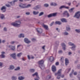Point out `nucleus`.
<instances>
[{
    "mask_svg": "<svg viewBox=\"0 0 80 80\" xmlns=\"http://www.w3.org/2000/svg\"><path fill=\"white\" fill-rule=\"evenodd\" d=\"M22 22L20 21H17L15 22H12L11 23V25L16 27H21V24Z\"/></svg>",
    "mask_w": 80,
    "mask_h": 80,
    "instance_id": "obj_1",
    "label": "nucleus"
},
{
    "mask_svg": "<svg viewBox=\"0 0 80 80\" xmlns=\"http://www.w3.org/2000/svg\"><path fill=\"white\" fill-rule=\"evenodd\" d=\"M57 14V12L51 13L48 15V18H50V17H56Z\"/></svg>",
    "mask_w": 80,
    "mask_h": 80,
    "instance_id": "obj_2",
    "label": "nucleus"
},
{
    "mask_svg": "<svg viewBox=\"0 0 80 80\" xmlns=\"http://www.w3.org/2000/svg\"><path fill=\"white\" fill-rule=\"evenodd\" d=\"M79 13H80V11L77 12L75 15L74 16V17H76L77 18H79V17H80V14Z\"/></svg>",
    "mask_w": 80,
    "mask_h": 80,
    "instance_id": "obj_3",
    "label": "nucleus"
},
{
    "mask_svg": "<svg viewBox=\"0 0 80 80\" xmlns=\"http://www.w3.org/2000/svg\"><path fill=\"white\" fill-rule=\"evenodd\" d=\"M18 1V0H14L11 2H9V3L10 4L11 6H14L15 5V3L17 2Z\"/></svg>",
    "mask_w": 80,
    "mask_h": 80,
    "instance_id": "obj_4",
    "label": "nucleus"
},
{
    "mask_svg": "<svg viewBox=\"0 0 80 80\" xmlns=\"http://www.w3.org/2000/svg\"><path fill=\"white\" fill-rule=\"evenodd\" d=\"M24 40V42L26 43H27V44H29V43H31V41L27 38H25Z\"/></svg>",
    "mask_w": 80,
    "mask_h": 80,
    "instance_id": "obj_5",
    "label": "nucleus"
},
{
    "mask_svg": "<svg viewBox=\"0 0 80 80\" xmlns=\"http://www.w3.org/2000/svg\"><path fill=\"white\" fill-rule=\"evenodd\" d=\"M10 56L12 57L14 60H17V58L16 57V53H13L10 55Z\"/></svg>",
    "mask_w": 80,
    "mask_h": 80,
    "instance_id": "obj_6",
    "label": "nucleus"
},
{
    "mask_svg": "<svg viewBox=\"0 0 80 80\" xmlns=\"http://www.w3.org/2000/svg\"><path fill=\"white\" fill-rule=\"evenodd\" d=\"M2 54L0 55V57H1V58H5V52H1Z\"/></svg>",
    "mask_w": 80,
    "mask_h": 80,
    "instance_id": "obj_7",
    "label": "nucleus"
},
{
    "mask_svg": "<svg viewBox=\"0 0 80 80\" xmlns=\"http://www.w3.org/2000/svg\"><path fill=\"white\" fill-rule=\"evenodd\" d=\"M6 9H7L6 7L5 6H3L1 8V10L3 12H5L7 10Z\"/></svg>",
    "mask_w": 80,
    "mask_h": 80,
    "instance_id": "obj_8",
    "label": "nucleus"
},
{
    "mask_svg": "<svg viewBox=\"0 0 80 80\" xmlns=\"http://www.w3.org/2000/svg\"><path fill=\"white\" fill-rule=\"evenodd\" d=\"M8 47L12 51H14L15 49V46H11L10 45H9L8 46Z\"/></svg>",
    "mask_w": 80,
    "mask_h": 80,
    "instance_id": "obj_9",
    "label": "nucleus"
},
{
    "mask_svg": "<svg viewBox=\"0 0 80 80\" xmlns=\"http://www.w3.org/2000/svg\"><path fill=\"white\" fill-rule=\"evenodd\" d=\"M32 77H35V76H36V77L38 78V79H40V78L39 77V76H38V72H36L32 74Z\"/></svg>",
    "mask_w": 80,
    "mask_h": 80,
    "instance_id": "obj_10",
    "label": "nucleus"
},
{
    "mask_svg": "<svg viewBox=\"0 0 80 80\" xmlns=\"http://www.w3.org/2000/svg\"><path fill=\"white\" fill-rule=\"evenodd\" d=\"M66 8V9H68L69 8V7H66V6L65 5H62L59 8V9H62V8Z\"/></svg>",
    "mask_w": 80,
    "mask_h": 80,
    "instance_id": "obj_11",
    "label": "nucleus"
},
{
    "mask_svg": "<svg viewBox=\"0 0 80 80\" xmlns=\"http://www.w3.org/2000/svg\"><path fill=\"white\" fill-rule=\"evenodd\" d=\"M42 27H44V28H45L46 30H48V26L44 24V23H43L42 24Z\"/></svg>",
    "mask_w": 80,
    "mask_h": 80,
    "instance_id": "obj_12",
    "label": "nucleus"
},
{
    "mask_svg": "<svg viewBox=\"0 0 80 80\" xmlns=\"http://www.w3.org/2000/svg\"><path fill=\"white\" fill-rule=\"evenodd\" d=\"M36 30L39 33H42V29L41 28H38Z\"/></svg>",
    "mask_w": 80,
    "mask_h": 80,
    "instance_id": "obj_13",
    "label": "nucleus"
},
{
    "mask_svg": "<svg viewBox=\"0 0 80 80\" xmlns=\"http://www.w3.org/2000/svg\"><path fill=\"white\" fill-rule=\"evenodd\" d=\"M71 30V28H70V27L69 25H67L66 26V30H67V31L69 32V31H70Z\"/></svg>",
    "mask_w": 80,
    "mask_h": 80,
    "instance_id": "obj_14",
    "label": "nucleus"
},
{
    "mask_svg": "<svg viewBox=\"0 0 80 80\" xmlns=\"http://www.w3.org/2000/svg\"><path fill=\"white\" fill-rule=\"evenodd\" d=\"M52 70L53 72H56V71L57 70H56V67L54 66H52Z\"/></svg>",
    "mask_w": 80,
    "mask_h": 80,
    "instance_id": "obj_15",
    "label": "nucleus"
},
{
    "mask_svg": "<svg viewBox=\"0 0 80 80\" xmlns=\"http://www.w3.org/2000/svg\"><path fill=\"white\" fill-rule=\"evenodd\" d=\"M0 18H1L2 20L5 19V15H4L3 14L0 13Z\"/></svg>",
    "mask_w": 80,
    "mask_h": 80,
    "instance_id": "obj_16",
    "label": "nucleus"
},
{
    "mask_svg": "<svg viewBox=\"0 0 80 80\" xmlns=\"http://www.w3.org/2000/svg\"><path fill=\"white\" fill-rule=\"evenodd\" d=\"M61 75L62 74H58L55 73V76H57V79H60V77Z\"/></svg>",
    "mask_w": 80,
    "mask_h": 80,
    "instance_id": "obj_17",
    "label": "nucleus"
},
{
    "mask_svg": "<svg viewBox=\"0 0 80 80\" xmlns=\"http://www.w3.org/2000/svg\"><path fill=\"white\" fill-rule=\"evenodd\" d=\"M62 69H60L58 70L57 73H55V74L62 75Z\"/></svg>",
    "mask_w": 80,
    "mask_h": 80,
    "instance_id": "obj_18",
    "label": "nucleus"
},
{
    "mask_svg": "<svg viewBox=\"0 0 80 80\" xmlns=\"http://www.w3.org/2000/svg\"><path fill=\"white\" fill-rule=\"evenodd\" d=\"M61 21L62 22H67V19L64 18H62V19H61Z\"/></svg>",
    "mask_w": 80,
    "mask_h": 80,
    "instance_id": "obj_19",
    "label": "nucleus"
},
{
    "mask_svg": "<svg viewBox=\"0 0 80 80\" xmlns=\"http://www.w3.org/2000/svg\"><path fill=\"white\" fill-rule=\"evenodd\" d=\"M75 48H76V45H73L72 47L71 48L72 49V50L73 51H75Z\"/></svg>",
    "mask_w": 80,
    "mask_h": 80,
    "instance_id": "obj_20",
    "label": "nucleus"
},
{
    "mask_svg": "<svg viewBox=\"0 0 80 80\" xmlns=\"http://www.w3.org/2000/svg\"><path fill=\"white\" fill-rule=\"evenodd\" d=\"M18 37L19 38H21V37L24 38L25 37V35L23 34H21L18 35Z\"/></svg>",
    "mask_w": 80,
    "mask_h": 80,
    "instance_id": "obj_21",
    "label": "nucleus"
},
{
    "mask_svg": "<svg viewBox=\"0 0 80 80\" xmlns=\"http://www.w3.org/2000/svg\"><path fill=\"white\" fill-rule=\"evenodd\" d=\"M51 6H57V4L55 2H51L50 3Z\"/></svg>",
    "mask_w": 80,
    "mask_h": 80,
    "instance_id": "obj_22",
    "label": "nucleus"
},
{
    "mask_svg": "<svg viewBox=\"0 0 80 80\" xmlns=\"http://www.w3.org/2000/svg\"><path fill=\"white\" fill-rule=\"evenodd\" d=\"M22 55V52H20L17 54V57L18 58H20V57Z\"/></svg>",
    "mask_w": 80,
    "mask_h": 80,
    "instance_id": "obj_23",
    "label": "nucleus"
},
{
    "mask_svg": "<svg viewBox=\"0 0 80 80\" xmlns=\"http://www.w3.org/2000/svg\"><path fill=\"white\" fill-rule=\"evenodd\" d=\"M43 60H41L38 62V64H39V65H43Z\"/></svg>",
    "mask_w": 80,
    "mask_h": 80,
    "instance_id": "obj_24",
    "label": "nucleus"
},
{
    "mask_svg": "<svg viewBox=\"0 0 80 80\" xmlns=\"http://www.w3.org/2000/svg\"><path fill=\"white\" fill-rule=\"evenodd\" d=\"M18 80H23L25 79V78L22 76L19 77L18 78Z\"/></svg>",
    "mask_w": 80,
    "mask_h": 80,
    "instance_id": "obj_25",
    "label": "nucleus"
},
{
    "mask_svg": "<svg viewBox=\"0 0 80 80\" xmlns=\"http://www.w3.org/2000/svg\"><path fill=\"white\" fill-rule=\"evenodd\" d=\"M39 66L41 69H44L45 68V66L43 64L39 65Z\"/></svg>",
    "mask_w": 80,
    "mask_h": 80,
    "instance_id": "obj_26",
    "label": "nucleus"
},
{
    "mask_svg": "<svg viewBox=\"0 0 80 80\" xmlns=\"http://www.w3.org/2000/svg\"><path fill=\"white\" fill-rule=\"evenodd\" d=\"M33 13L34 15H38V14L39 13V12H36L35 11H34L33 12Z\"/></svg>",
    "mask_w": 80,
    "mask_h": 80,
    "instance_id": "obj_27",
    "label": "nucleus"
},
{
    "mask_svg": "<svg viewBox=\"0 0 80 80\" xmlns=\"http://www.w3.org/2000/svg\"><path fill=\"white\" fill-rule=\"evenodd\" d=\"M19 6L20 7H21V8H26V6H24V5L21 4L20 5H19Z\"/></svg>",
    "mask_w": 80,
    "mask_h": 80,
    "instance_id": "obj_28",
    "label": "nucleus"
},
{
    "mask_svg": "<svg viewBox=\"0 0 80 80\" xmlns=\"http://www.w3.org/2000/svg\"><path fill=\"white\" fill-rule=\"evenodd\" d=\"M49 60L50 61V62H53L54 60V58L53 57L51 56L49 58Z\"/></svg>",
    "mask_w": 80,
    "mask_h": 80,
    "instance_id": "obj_29",
    "label": "nucleus"
},
{
    "mask_svg": "<svg viewBox=\"0 0 80 80\" xmlns=\"http://www.w3.org/2000/svg\"><path fill=\"white\" fill-rule=\"evenodd\" d=\"M44 15V12H41L38 15L39 17H41V16H42V15Z\"/></svg>",
    "mask_w": 80,
    "mask_h": 80,
    "instance_id": "obj_30",
    "label": "nucleus"
},
{
    "mask_svg": "<svg viewBox=\"0 0 80 80\" xmlns=\"http://www.w3.org/2000/svg\"><path fill=\"white\" fill-rule=\"evenodd\" d=\"M56 24H57L58 25H61L62 24V22L60 21H56L55 22Z\"/></svg>",
    "mask_w": 80,
    "mask_h": 80,
    "instance_id": "obj_31",
    "label": "nucleus"
},
{
    "mask_svg": "<svg viewBox=\"0 0 80 80\" xmlns=\"http://www.w3.org/2000/svg\"><path fill=\"white\" fill-rule=\"evenodd\" d=\"M68 64V60L67 58L65 59V64L66 65H67Z\"/></svg>",
    "mask_w": 80,
    "mask_h": 80,
    "instance_id": "obj_32",
    "label": "nucleus"
},
{
    "mask_svg": "<svg viewBox=\"0 0 80 80\" xmlns=\"http://www.w3.org/2000/svg\"><path fill=\"white\" fill-rule=\"evenodd\" d=\"M59 45V41H57L56 42L55 44V46L56 47H57Z\"/></svg>",
    "mask_w": 80,
    "mask_h": 80,
    "instance_id": "obj_33",
    "label": "nucleus"
},
{
    "mask_svg": "<svg viewBox=\"0 0 80 80\" xmlns=\"http://www.w3.org/2000/svg\"><path fill=\"white\" fill-rule=\"evenodd\" d=\"M16 71H17L18 70H20V67H17V68L14 69Z\"/></svg>",
    "mask_w": 80,
    "mask_h": 80,
    "instance_id": "obj_34",
    "label": "nucleus"
},
{
    "mask_svg": "<svg viewBox=\"0 0 80 80\" xmlns=\"http://www.w3.org/2000/svg\"><path fill=\"white\" fill-rule=\"evenodd\" d=\"M17 79V78L16 77L12 76V80H16Z\"/></svg>",
    "mask_w": 80,
    "mask_h": 80,
    "instance_id": "obj_35",
    "label": "nucleus"
},
{
    "mask_svg": "<svg viewBox=\"0 0 80 80\" xmlns=\"http://www.w3.org/2000/svg\"><path fill=\"white\" fill-rule=\"evenodd\" d=\"M14 68H15V67H14V66H10V70H13Z\"/></svg>",
    "mask_w": 80,
    "mask_h": 80,
    "instance_id": "obj_36",
    "label": "nucleus"
},
{
    "mask_svg": "<svg viewBox=\"0 0 80 80\" xmlns=\"http://www.w3.org/2000/svg\"><path fill=\"white\" fill-rule=\"evenodd\" d=\"M30 71L31 73H34L35 72V69H30Z\"/></svg>",
    "mask_w": 80,
    "mask_h": 80,
    "instance_id": "obj_37",
    "label": "nucleus"
},
{
    "mask_svg": "<svg viewBox=\"0 0 80 80\" xmlns=\"http://www.w3.org/2000/svg\"><path fill=\"white\" fill-rule=\"evenodd\" d=\"M68 13V12L67 11H65L63 13V14L65 16Z\"/></svg>",
    "mask_w": 80,
    "mask_h": 80,
    "instance_id": "obj_38",
    "label": "nucleus"
},
{
    "mask_svg": "<svg viewBox=\"0 0 80 80\" xmlns=\"http://www.w3.org/2000/svg\"><path fill=\"white\" fill-rule=\"evenodd\" d=\"M74 9V8H71L70 10H69V12L70 13H72V12H73V10Z\"/></svg>",
    "mask_w": 80,
    "mask_h": 80,
    "instance_id": "obj_39",
    "label": "nucleus"
},
{
    "mask_svg": "<svg viewBox=\"0 0 80 80\" xmlns=\"http://www.w3.org/2000/svg\"><path fill=\"white\" fill-rule=\"evenodd\" d=\"M44 6L45 7H48L49 6V5L48 4L45 3L44 4Z\"/></svg>",
    "mask_w": 80,
    "mask_h": 80,
    "instance_id": "obj_40",
    "label": "nucleus"
},
{
    "mask_svg": "<svg viewBox=\"0 0 80 80\" xmlns=\"http://www.w3.org/2000/svg\"><path fill=\"white\" fill-rule=\"evenodd\" d=\"M5 6L6 7H8V8H10L11 7V5L9 4H6Z\"/></svg>",
    "mask_w": 80,
    "mask_h": 80,
    "instance_id": "obj_41",
    "label": "nucleus"
},
{
    "mask_svg": "<svg viewBox=\"0 0 80 80\" xmlns=\"http://www.w3.org/2000/svg\"><path fill=\"white\" fill-rule=\"evenodd\" d=\"M64 59H63V57H62L61 58V61L62 63H63V61Z\"/></svg>",
    "mask_w": 80,
    "mask_h": 80,
    "instance_id": "obj_42",
    "label": "nucleus"
},
{
    "mask_svg": "<svg viewBox=\"0 0 80 80\" xmlns=\"http://www.w3.org/2000/svg\"><path fill=\"white\" fill-rule=\"evenodd\" d=\"M68 44L69 45H70L71 46H73L75 45L74 43H72V42H69L68 43Z\"/></svg>",
    "mask_w": 80,
    "mask_h": 80,
    "instance_id": "obj_43",
    "label": "nucleus"
},
{
    "mask_svg": "<svg viewBox=\"0 0 80 80\" xmlns=\"http://www.w3.org/2000/svg\"><path fill=\"white\" fill-rule=\"evenodd\" d=\"M75 31L76 32H77V33H80V29H76L75 30Z\"/></svg>",
    "mask_w": 80,
    "mask_h": 80,
    "instance_id": "obj_44",
    "label": "nucleus"
},
{
    "mask_svg": "<svg viewBox=\"0 0 80 80\" xmlns=\"http://www.w3.org/2000/svg\"><path fill=\"white\" fill-rule=\"evenodd\" d=\"M47 78H48V80H49V79H50V78H51L52 77H51V76L50 75H49L47 77Z\"/></svg>",
    "mask_w": 80,
    "mask_h": 80,
    "instance_id": "obj_45",
    "label": "nucleus"
},
{
    "mask_svg": "<svg viewBox=\"0 0 80 80\" xmlns=\"http://www.w3.org/2000/svg\"><path fill=\"white\" fill-rule=\"evenodd\" d=\"M36 7H37V8H38V9H39V8H41V6L40 5H38L36 6Z\"/></svg>",
    "mask_w": 80,
    "mask_h": 80,
    "instance_id": "obj_46",
    "label": "nucleus"
},
{
    "mask_svg": "<svg viewBox=\"0 0 80 80\" xmlns=\"http://www.w3.org/2000/svg\"><path fill=\"white\" fill-rule=\"evenodd\" d=\"M64 35H68V33L67 32H65L64 33Z\"/></svg>",
    "mask_w": 80,
    "mask_h": 80,
    "instance_id": "obj_47",
    "label": "nucleus"
},
{
    "mask_svg": "<svg viewBox=\"0 0 80 80\" xmlns=\"http://www.w3.org/2000/svg\"><path fill=\"white\" fill-rule=\"evenodd\" d=\"M3 30L4 32H7V28L6 27H4L3 28Z\"/></svg>",
    "mask_w": 80,
    "mask_h": 80,
    "instance_id": "obj_48",
    "label": "nucleus"
},
{
    "mask_svg": "<svg viewBox=\"0 0 80 80\" xmlns=\"http://www.w3.org/2000/svg\"><path fill=\"white\" fill-rule=\"evenodd\" d=\"M33 9H34V10H38L37 6H35L34 8H33Z\"/></svg>",
    "mask_w": 80,
    "mask_h": 80,
    "instance_id": "obj_49",
    "label": "nucleus"
},
{
    "mask_svg": "<svg viewBox=\"0 0 80 80\" xmlns=\"http://www.w3.org/2000/svg\"><path fill=\"white\" fill-rule=\"evenodd\" d=\"M61 45L62 46V47H66V45L65 44V43H62L61 44Z\"/></svg>",
    "mask_w": 80,
    "mask_h": 80,
    "instance_id": "obj_50",
    "label": "nucleus"
},
{
    "mask_svg": "<svg viewBox=\"0 0 80 80\" xmlns=\"http://www.w3.org/2000/svg\"><path fill=\"white\" fill-rule=\"evenodd\" d=\"M65 16H66L67 17H70V14H69V13L68 12L65 15Z\"/></svg>",
    "mask_w": 80,
    "mask_h": 80,
    "instance_id": "obj_51",
    "label": "nucleus"
},
{
    "mask_svg": "<svg viewBox=\"0 0 80 80\" xmlns=\"http://www.w3.org/2000/svg\"><path fill=\"white\" fill-rule=\"evenodd\" d=\"M31 7V4H29L27 5V6L26 7V8H28V7Z\"/></svg>",
    "mask_w": 80,
    "mask_h": 80,
    "instance_id": "obj_52",
    "label": "nucleus"
},
{
    "mask_svg": "<svg viewBox=\"0 0 80 80\" xmlns=\"http://www.w3.org/2000/svg\"><path fill=\"white\" fill-rule=\"evenodd\" d=\"M31 40L32 42H35V40H36V39H35L34 38H32L31 39Z\"/></svg>",
    "mask_w": 80,
    "mask_h": 80,
    "instance_id": "obj_53",
    "label": "nucleus"
},
{
    "mask_svg": "<svg viewBox=\"0 0 80 80\" xmlns=\"http://www.w3.org/2000/svg\"><path fill=\"white\" fill-rule=\"evenodd\" d=\"M26 15H30V13L29 12H27L26 13Z\"/></svg>",
    "mask_w": 80,
    "mask_h": 80,
    "instance_id": "obj_54",
    "label": "nucleus"
},
{
    "mask_svg": "<svg viewBox=\"0 0 80 80\" xmlns=\"http://www.w3.org/2000/svg\"><path fill=\"white\" fill-rule=\"evenodd\" d=\"M73 74V73H71L69 74V76L70 77L72 78V75Z\"/></svg>",
    "mask_w": 80,
    "mask_h": 80,
    "instance_id": "obj_55",
    "label": "nucleus"
},
{
    "mask_svg": "<svg viewBox=\"0 0 80 80\" xmlns=\"http://www.w3.org/2000/svg\"><path fill=\"white\" fill-rule=\"evenodd\" d=\"M15 43V41H12L10 42V43L11 44H14V43Z\"/></svg>",
    "mask_w": 80,
    "mask_h": 80,
    "instance_id": "obj_56",
    "label": "nucleus"
},
{
    "mask_svg": "<svg viewBox=\"0 0 80 80\" xmlns=\"http://www.w3.org/2000/svg\"><path fill=\"white\" fill-rule=\"evenodd\" d=\"M55 65H57V66L58 65H59V62H56Z\"/></svg>",
    "mask_w": 80,
    "mask_h": 80,
    "instance_id": "obj_57",
    "label": "nucleus"
},
{
    "mask_svg": "<svg viewBox=\"0 0 80 80\" xmlns=\"http://www.w3.org/2000/svg\"><path fill=\"white\" fill-rule=\"evenodd\" d=\"M56 30L58 31V32H60V29H58V28H57L56 29Z\"/></svg>",
    "mask_w": 80,
    "mask_h": 80,
    "instance_id": "obj_58",
    "label": "nucleus"
},
{
    "mask_svg": "<svg viewBox=\"0 0 80 80\" xmlns=\"http://www.w3.org/2000/svg\"><path fill=\"white\" fill-rule=\"evenodd\" d=\"M53 23H54V22H52L50 24V26H52V25H53Z\"/></svg>",
    "mask_w": 80,
    "mask_h": 80,
    "instance_id": "obj_59",
    "label": "nucleus"
},
{
    "mask_svg": "<svg viewBox=\"0 0 80 80\" xmlns=\"http://www.w3.org/2000/svg\"><path fill=\"white\" fill-rule=\"evenodd\" d=\"M61 77H62V78H63L65 77V75L64 74H62L61 75Z\"/></svg>",
    "mask_w": 80,
    "mask_h": 80,
    "instance_id": "obj_60",
    "label": "nucleus"
},
{
    "mask_svg": "<svg viewBox=\"0 0 80 80\" xmlns=\"http://www.w3.org/2000/svg\"><path fill=\"white\" fill-rule=\"evenodd\" d=\"M65 47H62V49L64 51H65V50H66V48H65Z\"/></svg>",
    "mask_w": 80,
    "mask_h": 80,
    "instance_id": "obj_61",
    "label": "nucleus"
},
{
    "mask_svg": "<svg viewBox=\"0 0 80 80\" xmlns=\"http://www.w3.org/2000/svg\"><path fill=\"white\" fill-rule=\"evenodd\" d=\"M58 52H59V53H62V51L59 50V51Z\"/></svg>",
    "mask_w": 80,
    "mask_h": 80,
    "instance_id": "obj_62",
    "label": "nucleus"
},
{
    "mask_svg": "<svg viewBox=\"0 0 80 80\" xmlns=\"http://www.w3.org/2000/svg\"><path fill=\"white\" fill-rule=\"evenodd\" d=\"M28 58L29 60H30V56L28 55Z\"/></svg>",
    "mask_w": 80,
    "mask_h": 80,
    "instance_id": "obj_63",
    "label": "nucleus"
},
{
    "mask_svg": "<svg viewBox=\"0 0 80 80\" xmlns=\"http://www.w3.org/2000/svg\"><path fill=\"white\" fill-rule=\"evenodd\" d=\"M72 53L71 52H69L68 53V55H71Z\"/></svg>",
    "mask_w": 80,
    "mask_h": 80,
    "instance_id": "obj_64",
    "label": "nucleus"
}]
</instances>
